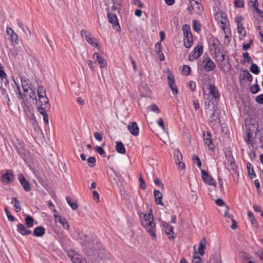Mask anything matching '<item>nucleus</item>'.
Masks as SVG:
<instances>
[{"label": "nucleus", "mask_w": 263, "mask_h": 263, "mask_svg": "<svg viewBox=\"0 0 263 263\" xmlns=\"http://www.w3.org/2000/svg\"><path fill=\"white\" fill-rule=\"evenodd\" d=\"M182 71L184 72H186L187 75H189L191 74V69L189 66L188 65H184L183 66Z\"/></svg>", "instance_id": "nucleus-55"}, {"label": "nucleus", "mask_w": 263, "mask_h": 263, "mask_svg": "<svg viewBox=\"0 0 263 263\" xmlns=\"http://www.w3.org/2000/svg\"><path fill=\"white\" fill-rule=\"evenodd\" d=\"M28 95L25 97L27 101H32L33 103L37 102L36 94L33 87L29 89Z\"/></svg>", "instance_id": "nucleus-20"}, {"label": "nucleus", "mask_w": 263, "mask_h": 263, "mask_svg": "<svg viewBox=\"0 0 263 263\" xmlns=\"http://www.w3.org/2000/svg\"><path fill=\"white\" fill-rule=\"evenodd\" d=\"M154 183L155 185L159 186L161 188L162 190L164 189V185L163 183H161V181L159 178H156L154 180Z\"/></svg>", "instance_id": "nucleus-53"}, {"label": "nucleus", "mask_w": 263, "mask_h": 263, "mask_svg": "<svg viewBox=\"0 0 263 263\" xmlns=\"http://www.w3.org/2000/svg\"><path fill=\"white\" fill-rule=\"evenodd\" d=\"M174 155L176 157V162L177 161L178 162L181 161V160L182 159V155L181 153L179 150L176 151V152H175Z\"/></svg>", "instance_id": "nucleus-47"}, {"label": "nucleus", "mask_w": 263, "mask_h": 263, "mask_svg": "<svg viewBox=\"0 0 263 263\" xmlns=\"http://www.w3.org/2000/svg\"><path fill=\"white\" fill-rule=\"evenodd\" d=\"M217 20L218 22H220L221 24V28L222 29H226V25L228 23V19L226 17H223L222 15H220V17L218 16V14H217Z\"/></svg>", "instance_id": "nucleus-26"}, {"label": "nucleus", "mask_w": 263, "mask_h": 263, "mask_svg": "<svg viewBox=\"0 0 263 263\" xmlns=\"http://www.w3.org/2000/svg\"><path fill=\"white\" fill-rule=\"evenodd\" d=\"M237 31L239 34L245 35L246 34V31L245 29L243 27L242 24H239L237 25Z\"/></svg>", "instance_id": "nucleus-40"}, {"label": "nucleus", "mask_w": 263, "mask_h": 263, "mask_svg": "<svg viewBox=\"0 0 263 263\" xmlns=\"http://www.w3.org/2000/svg\"><path fill=\"white\" fill-rule=\"evenodd\" d=\"M139 185L143 190H145L146 187L145 181L141 176L139 177Z\"/></svg>", "instance_id": "nucleus-51"}, {"label": "nucleus", "mask_w": 263, "mask_h": 263, "mask_svg": "<svg viewBox=\"0 0 263 263\" xmlns=\"http://www.w3.org/2000/svg\"><path fill=\"white\" fill-rule=\"evenodd\" d=\"M203 68L206 71H211L214 70L216 65L210 58H206L202 61Z\"/></svg>", "instance_id": "nucleus-10"}, {"label": "nucleus", "mask_w": 263, "mask_h": 263, "mask_svg": "<svg viewBox=\"0 0 263 263\" xmlns=\"http://www.w3.org/2000/svg\"><path fill=\"white\" fill-rule=\"evenodd\" d=\"M193 28L194 31L198 32L201 30L200 24L197 21L194 20L193 22Z\"/></svg>", "instance_id": "nucleus-41"}, {"label": "nucleus", "mask_w": 263, "mask_h": 263, "mask_svg": "<svg viewBox=\"0 0 263 263\" xmlns=\"http://www.w3.org/2000/svg\"><path fill=\"white\" fill-rule=\"evenodd\" d=\"M252 135L250 132L247 133V136L245 137V141L248 144H250V141H251Z\"/></svg>", "instance_id": "nucleus-59"}, {"label": "nucleus", "mask_w": 263, "mask_h": 263, "mask_svg": "<svg viewBox=\"0 0 263 263\" xmlns=\"http://www.w3.org/2000/svg\"><path fill=\"white\" fill-rule=\"evenodd\" d=\"M66 200L68 204L72 210H76L78 208V204L76 202H73L69 197H66Z\"/></svg>", "instance_id": "nucleus-37"}, {"label": "nucleus", "mask_w": 263, "mask_h": 263, "mask_svg": "<svg viewBox=\"0 0 263 263\" xmlns=\"http://www.w3.org/2000/svg\"><path fill=\"white\" fill-rule=\"evenodd\" d=\"M45 233V229L42 227L35 228L33 232V235L36 237H42Z\"/></svg>", "instance_id": "nucleus-23"}, {"label": "nucleus", "mask_w": 263, "mask_h": 263, "mask_svg": "<svg viewBox=\"0 0 263 263\" xmlns=\"http://www.w3.org/2000/svg\"><path fill=\"white\" fill-rule=\"evenodd\" d=\"M208 89L209 90V94L211 95L215 99H219L220 94L218 92V88L214 84H210Z\"/></svg>", "instance_id": "nucleus-17"}, {"label": "nucleus", "mask_w": 263, "mask_h": 263, "mask_svg": "<svg viewBox=\"0 0 263 263\" xmlns=\"http://www.w3.org/2000/svg\"><path fill=\"white\" fill-rule=\"evenodd\" d=\"M7 74L4 71V68L2 64L0 63V77L2 80H3L4 78H6Z\"/></svg>", "instance_id": "nucleus-49"}, {"label": "nucleus", "mask_w": 263, "mask_h": 263, "mask_svg": "<svg viewBox=\"0 0 263 263\" xmlns=\"http://www.w3.org/2000/svg\"><path fill=\"white\" fill-rule=\"evenodd\" d=\"M249 5L252 8H255L258 6V3L257 0H249Z\"/></svg>", "instance_id": "nucleus-54"}, {"label": "nucleus", "mask_w": 263, "mask_h": 263, "mask_svg": "<svg viewBox=\"0 0 263 263\" xmlns=\"http://www.w3.org/2000/svg\"><path fill=\"white\" fill-rule=\"evenodd\" d=\"M202 52L203 46L201 45H198L190 53L188 57V60L190 61H193L194 60H197L201 55Z\"/></svg>", "instance_id": "nucleus-5"}, {"label": "nucleus", "mask_w": 263, "mask_h": 263, "mask_svg": "<svg viewBox=\"0 0 263 263\" xmlns=\"http://www.w3.org/2000/svg\"><path fill=\"white\" fill-rule=\"evenodd\" d=\"M168 83L170 88L172 89L174 95L178 93V89L177 86L175 85V80L174 76L170 73L167 76Z\"/></svg>", "instance_id": "nucleus-12"}, {"label": "nucleus", "mask_w": 263, "mask_h": 263, "mask_svg": "<svg viewBox=\"0 0 263 263\" xmlns=\"http://www.w3.org/2000/svg\"><path fill=\"white\" fill-rule=\"evenodd\" d=\"M5 211L8 217V219L10 221H13L14 220V217L11 214L10 212L8 210L7 208H5Z\"/></svg>", "instance_id": "nucleus-48"}, {"label": "nucleus", "mask_w": 263, "mask_h": 263, "mask_svg": "<svg viewBox=\"0 0 263 263\" xmlns=\"http://www.w3.org/2000/svg\"><path fill=\"white\" fill-rule=\"evenodd\" d=\"M6 33L9 36V40L10 41L12 45H16L18 44L19 40L17 34L14 32L11 27H7Z\"/></svg>", "instance_id": "nucleus-6"}, {"label": "nucleus", "mask_w": 263, "mask_h": 263, "mask_svg": "<svg viewBox=\"0 0 263 263\" xmlns=\"http://www.w3.org/2000/svg\"><path fill=\"white\" fill-rule=\"evenodd\" d=\"M242 57L244 59H247L248 63H252L253 61L252 58L249 56V53L248 52H244L242 53Z\"/></svg>", "instance_id": "nucleus-52"}, {"label": "nucleus", "mask_w": 263, "mask_h": 263, "mask_svg": "<svg viewBox=\"0 0 263 263\" xmlns=\"http://www.w3.org/2000/svg\"><path fill=\"white\" fill-rule=\"evenodd\" d=\"M58 220L64 229L68 230L69 228V224L64 218L59 216Z\"/></svg>", "instance_id": "nucleus-34"}, {"label": "nucleus", "mask_w": 263, "mask_h": 263, "mask_svg": "<svg viewBox=\"0 0 263 263\" xmlns=\"http://www.w3.org/2000/svg\"><path fill=\"white\" fill-rule=\"evenodd\" d=\"M183 42L184 45L186 48H190L193 44V36H184Z\"/></svg>", "instance_id": "nucleus-24"}, {"label": "nucleus", "mask_w": 263, "mask_h": 263, "mask_svg": "<svg viewBox=\"0 0 263 263\" xmlns=\"http://www.w3.org/2000/svg\"><path fill=\"white\" fill-rule=\"evenodd\" d=\"M203 138L205 143L208 145L210 148H212L213 144H212V139L211 138V135L210 132H203Z\"/></svg>", "instance_id": "nucleus-18"}, {"label": "nucleus", "mask_w": 263, "mask_h": 263, "mask_svg": "<svg viewBox=\"0 0 263 263\" xmlns=\"http://www.w3.org/2000/svg\"><path fill=\"white\" fill-rule=\"evenodd\" d=\"M155 51L157 54H159L160 53L162 52L161 41L157 42L155 44Z\"/></svg>", "instance_id": "nucleus-45"}, {"label": "nucleus", "mask_w": 263, "mask_h": 263, "mask_svg": "<svg viewBox=\"0 0 263 263\" xmlns=\"http://www.w3.org/2000/svg\"><path fill=\"white\" fill-rule=\"evenodd\" d=\"M11 203L14 204V206L15 208V211L16 212H19L21 211L22 208L20 205V202L16 197H13L12 198Z\"/></svg>", "instance_id": "nucleus-30"}, {"label": "nucleus", "mask_w": 263, "mask_h": 263, "mask_svg": "<svg viewBox=\"0 0 263 263\" xmlns=\"http://www.w3.org/2000/svg\"><path fill=\"white\" fill-rule=\"evenodd\" d=\"M209 44L213 58H215V55H219L225 52L223 49L222 45L220 44L218 40L214 38L211 39L209 40Z\"/></svg>", "instance_id": "nucleus-3"}, {"label": "nucleus", "mask_w": 263, "mask_h": 263, "mask_svg": "<svg viewBox=\"0 0 263 263\" xmlns=\"http://www.w3.org/2000/svg\"><path fill=\"white\" fill-rule=\"evenodd\" d=\"M93 59L95 60V63H98L101 68L105 67L107 65L106 60L101 57L99 53L95 52L93 54Z\"/></svg>", "instance_id": "nucleus-11"}, {"label": "nucleus", "mask_w": 263, "mask_h": 263, "mask_svg": "<svg viewBox=\"0 0 263 263\" xmlns=\"http://www.w3.org/2000/svg\"><path fill=\"white\" fill-rule=\"evenodd\" d=\"M47 110H43L42 109L41 111H39V112L43 116V120L46 124L49 123L48 116L46 112Z\"/></svg>", "instance_id": "nucleus-39"}, {"label": "nucleus", "mask_w": 263, "mask_h": 263, "mask_svg": "<svg viewBox=\"0 0 263 263\" xmlns=\"http://www.w3.org/2000/svg\"><path fill=\"white\" fill-rule=\"evenodd\" d=\"M81 35L82 37H85L86 39V37H89L91 34L85 30H82L81 31Z\"/></svg>", "instance_id": "nucleus-63"}, {"label": "nucleus", "mask_w": 263, "mask_h": 263, "mask_svg": "<svg viewBox=\"0 0 263 263\" xmlns=\"http://www.w3.org/2000/svg\"><path fill=\"white\" fill-rule=\"evenodd\" d=\"M94 137L96 140L99 141H101L102 140V134L99 132H96L94 134Z\"/></svg>", "instance_id": "nucleus-62"}, {"label": "nucleus", "mask_w": 263, "mask_h": 263, "mask_svg": "<svg viewBox=\"0 0 263 263\" xmlns=\"http://www.w3.org/2000/svg\"><path fill=\"white\" fill-rule=\"evenodd\" d=\"M132 4L135 5H138L140 8L144 7V5L140 2V0H133Z\"/></svg>", "instance_id": "nucleus-60"}, {"label": "nucleus", "mask_w": 263, "mask_h": 263, "mask_svg": "<svg viewBox=\"0 0 263 263\" xmlns=\"http://www.w3.org/2000/svg\"><path fill=\"white\" fill-rule=\"evenodd\" d=\"M127 128L132 135L136 136L139 135V127L136 122H132L129 124L127 126Z\"/></svg>", "instance_id": "nucleus-16"}, {"label": "nucleus", "mask_w": 263, "mask_h": 263, "mask_svg": "<svg viewBox=\"0 0 263 263\" xmlns=\"http://www.w3.org/2000/svg\"><path fill=\"white\" fill-rule=\"evenodd\" d=\"M107 17L109 22L112 24L113 28L117 31H120V26L116 14L108 12L107 13Z\"/></svg>", "instance_id": "nucleus-7"}, {"label": "nucleus", "mask_w": 263, "mask_h": 263, "mask_svg": "<svg viewBox=\"0 0 263 263\" xmlns=\"http://www.w3.org/2000/svg\"><path fill=\"white\" fill-rule=\"evenodd\" d=\"M21 81L22 84V87L24 92V96L26 97L28 95L29 89L33 87V85L30 82L29 79L25 77H21Z\"/></svg>", "instance_id": "nucleus-8"}, {"label": "nucleus", "mask_w": 263, "mask_h": 263, "mask_svg": "<svg viewBox=\"0 0 263 263\" xmlns=\"http://www.w3.org/2000/svg\"><path fill=\"white\" fill-rule=\"evenodd\" d=\"M214 59H215L218 67L224 72L226 73L231 70L229 57L226 55V52L219 55H215Z\"/></svg>", "instance_id": "nucleus-2"}, {"label": "nucleus", "mask_w": 263, "mask_h": 263, "mask_svg": "<svg viewBox=\"0 0 263 263\" xmlns=\"http://www.w3.org/2000/svg\"><path fill=\"white\" fill-rule=\"evenodd\" d=\"M46 95V90L45 88L43 86H39L37 87V96L38 97L42 96H45Z\"/></svg>", "instance_id": "nucleus-42"}, {"label": "nucleus", "mask_w": 263, "mask_h": 263, "mask_svg": "<svg viewBox=\"0 0 263 263\" xmlns=\"http://www.w3.org/2000/svg\"><path fill=\"white\" fill-rule=\"evenodd\" d=\"M206 239L205 238H203L199 243V248H198V253L203 255L204 253V249L206 245Z\"/></svg>", "instance_id": "nucleus-27"}, {"label": "nucleus", "mask_w": 263, "mask_h": 263, "mask_svg": "<svg viewBox=\"0 0 263 263\" xmlns=\"http://www.w3.org/2000/svg\"><path fill=\"white\" fill-rule=\"evenodd\" d=\"M116 151L120 154H125V149L123 143L121 141L116 142Z\"/></svg>", "instance_id": "nucleus-28"}, {"label": "nucleus", "mask_w": 263, "mask_h": 263, "mask_svg": "<svg viewBox=\"0 0 263 263\" xmlns=\"http://www.w3.org/2000/svg\"><path fill=\"white\" fill-rule=\"evenodd\" d=\"M141 222L142 226L148 232L149 235L153 238L156 237L155 232L156 231V223L154 221V216L152 210L149 211L148 214H143L141 218Z\"/></svg>", "instance_id": "nucleus-1"}, {"label": "nucleus", "mask_w": 263, "mask_h": 263, "mask_svg": "<svg viewBox=\"0 0 263 263\" xmlns=\"http://www.w3.org/2000/svg\"><path fill=\"white\" fill-rule=\"evenodd\" d=\"M17 230L23 235H27L31 233V231L29 230H27L22 223H18L17 225Z\"/></svg>", "instance_id": "nucleus-22"}, {"label": "nucleus", "mask_w": 263, "mask_h": 263, "mask_svg": "<svg viewBox=\"0 0 263 263\" xmlns=\"http://www.w3.org/2000/svg\"><path fill=\"white\" fill-rule=\"evenodd\" d=\"M38 98V101H37V102H35L38 111H41L42 109L43 110L50 109V104L46 95L39 97Z\"/></svg>", "instance_id": "nucleus-4"}, {"label": "nucleus", "mask_w": 263, "mask_h": 263, "mask_svg": "<svg viewBox=\"0 0 263 263\" xmlns=\"http://www.w3.org/2000/svg\"><path fill=\"white\" fill-rule=\"evenodd\" d=\"M254 9L257 13L258 15H259L261 17H263V11L259 10L258 9V6H257V7L254 8Z\"/></svg>", "instance_id": "nucleus-64"}, {"label": "nucleus", "mask_w": 263, "mask_h": 263, "mask_svg": "<svg viewBox=\"0 0 263 263\" xmlns=\"http://www.w3.org/2000/svg\"><path fill=\"white\" fill-rule=\"evenodd\" d=\"M18 180L25 191L28 192L31 190V187L29 183L26 180V179H25V178L24 177V175L22 174H19Z\"/></svg>", "instance_id": "nucleus-14"}, {"label": "nucleus", "mask_w": 263, "mask_h": 263, "mask_svg": "<svg viewBox=\"0 0 263 263\" xmlns=\"http://www.w3.org/2000/svg\"><path fill=\"white\" fill-rule=\"evenodd\" d=\"M260 90L259 87L257 83L250 87V90L253 94L256 93Z\"/></svg>", "instance_id": "nucleus-43"}, {"label": "nucleus", "mask_w": 263, "mask_h": 263, "mask_svg": "<svg viewBox=\"0 0 263 263\" xmlns=\"http://www.w3.org/2000/svg\"><path fill=\"white\" fill-rule=\"evenodd\" d=\"M193 161L195 163L197 164L198 167H200L201 166V162L199 157L197 155L194 156Z\"/></svg>", "instance_id": "nucleus-50"}, {"label": "nucleus", "mask_w": 263, "mask_h": 263, "mask_svg": "<svg viewBox=\"0 0 263 263\" xmlns=\"http://www.w3.org/2000/svg\"><path fill=\"white\" fill-rule=\"evenodd\" d=\"M3 180L7 183H9L14 179V176L12 171L11 170H7L5 174L2 176Z\"/></svg>", "instance_id": "nucleus-15"}, {"label": "nucleus", "mask_w": 263, "mask_h": 263, "mask_svg": "<svg viewBox=\"0 0 263 263\" xmlns=\"http://www.w3.org/2000/svg\"><path fill=\"white\" fill-rule=\"evenodd\" d=\"M87 160L90 167H92L95 165L96 159L95 157H89Z\"/></svg>", "instance_id": "nucleus-44"}, {"label": "nucleus", "mask_w": 263, "mask_h": 263, "mask_svg": "<svg viewBox=\"0 0 263 263\" xmlns=\"http://www.w3.org/2000/svg\"><path fill=\"white\" fill-rule=\"evenodd\" d=\"M201 173L202 180L206 184L216 186V183L215 180L209 175L208 172L202 170L201 171Z\"/></svg>", "instance_id": "nucleus-9"}, {"label": "nucleus", "mask_w": 263, "mask_h": 263, "mask_svg": "<svg viewBox=\"0 0 263 263\" xmlns=\"http://www.w3.org/2000/svg\"><path fill=\"white\" fill-rule=\"evenodd\" d=\"M157 123L159 125V126H160L161 127V128L164 131H165V126H164V124L163 120V119L162 118H160L158 119V120L157 121Z\"/></svg>", "instance_id": "nucleus-58"}, {"label": "nucleus", "mask_w": 263, "mask_h": 263, "mask_svg": "<svg viewBox=\"0 0 263 263\" xmlns=\"http://www.w3.org/2000/svg\"><path fill=\"white\" fill-rule=\"evenodd\" d=\"M247 168L248 170V172L249 175L250 176L251 178H253L256 176L255 172L253 170V167L252 164L250 162H248L247 164Z\"/></svg>", "instance_id": "nucleus-32"}, {"label": "nucleus", "mask_w": 263, "mask_h": 263, "mask_svg": "<svg viewBox=\"0 0 263 263\" xmlns=\"http://www.w3.org/2000/svg\"><path fill=\"white\" fill-rule=\"evenodd\" d=\"M242 72L243 73V78H245V79H247L249 82H251L253 80V77L249 73L248 70L247 69H243Z\"/></svg>", "instance_id": "nucleus-36"}, {"label": "nucleus", "mask_w": 263, "mask_h": 263, "mask_svg": "<svg viewBox=\"0 0 263 263\" xmlns=\"http://www.w3.org/2000/svg\"><path fill=\"white\" fill-rule=\"evenodd\" d=\"M33 218L30 215H28L25 218V223L28 228H31L33 226Z\"/></svg>", "instance_id": "nucleus-35"}, {"label": "nucleus", "mask_w": 263, "mask_h": 263, "mask_svg": "<svg viewBox=\"0 0 263 263\" xmlns=\"http://www.w3.org/2000/svg\"><path fill=\"white\" fill-rule=\"evenodd\" d=\"M255 101L259 104L263 103V94L260 95L256 97Z\"/></svg>", "instance_id": "nucleus-61"}, {"label": "nucleus", "mask_w": 263, "mask_h": 263, "mask_svg": "<svg viewBox=\"0 0 263 263\" xmlns=\"http://www.w3.org/2000/svg\"><path fill=\"white\" fill-rule=\"evenodd\" d=\"M95 148L100 155L103 156L104 154H105V152L102 147L97 146L95 147Z\"/></svg>", "instance_id": "nucleus-56"}, {"label": "nucleus", "mask_w": 263, "mask_h": 263, "mask_svg": "<svg viewBox=\"0 0 263 263\" xmlns=\"http://www.w3.org/2000/svg\"><path fill=\"white\" fill-rule=\"evenodd\" d=\"M87 41L92 46L97 47L99 46L97 39L92 36L91 34L89 37H86Z\"/></svg>", "instance_id": "nucleus-33"}, {"label": "nucleus", "mask_w": 263, "mask_h": 263, "mask_svg": "<svg viewBox=\"0 0 263 263\" xmlns=\"http://www.w3.org/2000/svg\"><path fill=\"white\" fill-rule=\"evenodd\" d=\"M112 6L110 8L112 11H117L118 13L122 8L121 2L122 0H111Z\"/></svg>", "instance_id": "nucleus-19"}, {"label": "nucleus", "mask_w": 263, "mask_h": 263, "mask_svg": "<svg viewBox=\"0 0 263 263\" xmlns=\"http://www.w3.org/2000/svg\"><path fill=\"white\" fill-rule=\"evenodd\" d=\"M252 65L250 67V71L255 74H257L259 72V69L256 64L251 63Z\"/></svg>", "instance_id": "nucleus-38"}, {"label": "nucleus", "mask_w": 263, "mask_h": 263, "mask_svg": "<svg viewBox=\"0 0 263 263\" xmlns=\"http://www.w3.org/2000/svg\"><path fill=\"white\" fill-rule=\"evenodd\" d=\"M16 87L14 90L15 93L17 95V98L19 100H21L23 102H24V93L23 94L21 92V89L18 86V84L15 82Z\"/></svg>", "instance_id": "nucleus-29"}, {"label": "nucleus", "mask_w": 263, "mask_h": 263, "mask_svg": "<svg viewBox=\"0 0 263 263\" xmlns=\"http://www.w3.org/2000/svg\"><path fill=\"white\" fill-rule=\"evenodd\" d=\"M73 263H86V260L79 254H74L71 258Z\"/></svg>", "instance_id": "nucleus-25"}, {"label": "nucleus", "mask_w": 263, "mask_h": 263, "mask_svg": "<svg viewBox=\"0 0 263 263\" xmlns=\"http://www.w3.org/2000/svg\"><path fill=\"white\" fill-rule=\"evenodd\" d=\"M151 109L152 111L155 112L156 113H159L160 112V109H159L158 107L156 104H153L150 106Z\"/></svg>", "instance_id": "nucleus-57"}, {"label": "nucleus", "mask_w": 263, "mask_h": 263, "mask_svg": "<svg viewBox=\"0 0 263 263\" xmlns=\"http://www.w3.org/2000/svg\"><path fill=\"white\" fill-rule=\"evenodd\" d=\"M234 5L237 8H242L244 7L243 0H235Z\"/></svg>", "instance_id": "nucleus-46"}, {"label": "nucleus", "mask_w": 263, "mask_h": 263, "mask_svg": "<svg viewBox=\"0 0 263 263\" xmlns=\"http://www.w3.org/2000/svg\"><path fill=\"white\" fill-rule=\"evenodd\" d=\"M162 225L163 227H164L165 232L167 235L169 236V238L170 239H174L175 238V236L173 235L174 232L173 227L165 221H162Z\"/></svg>", "instance_id": "nucleus-13"}, {"label": "nucleus", "mask_w": 263, "mask_h": 263, "mask_svg": "<svg viewBox=\"0 0 263 263\" xmlns=\"http://www.w3.org/2000/svg\"><path fill=\"white\" fill-rule=\"evenodd\" d=\"M154 196L156 204L163 205V203L162 201L163 197L162 194L158 190H155L154 191Z\"/></svg>", "instance_id": "nucleus-21"}, {"label": "nucleus", "mask_w": 263, "mask_h": 263, "mask_svg": "<svg viewBox=\"0 0 263 263\" xmlns=\"http://www.w3.org/2000/svg\"><path fill=\"white\" fill-rule=\"evenodd\" d=\"M182 31L184 36H187L192 35V34L191 32L190 27L187 24H184L182 26Z\"/></svg>", "instance_id": "nucleus-31"}]
</instances>
